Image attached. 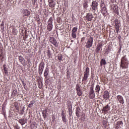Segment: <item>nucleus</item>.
<instances>
[{"label": "nucleus", "mask_w": 129, "mask_h": 129, "mask_svg": "<svg viewBox=\"0 0 129 129\" xmlns=\"http://www.w3.org/2000/svg\"><path fill=\"white\" fill-rule=\"evenodd\" d=\"M89 97L91 99H93V98L95 97V94H94V91L93 90V85H92L90 88V93L89 94Z\"/></svg>", "instance_id": "obj_1"}, {"label": "nucleus", "mask_w": 129, "mask_h": 129, "mask_svg": "<svg viewBox=\"0 0 129 129\" xmlns=\"http://www.w3.org/2000/svg\"><path fill=\"white\" fill-rule=\"evenodd\" d=\"M89 68H86L85 71L84 72V77L83 79V81H86L88 77L89 76Z\"/></svg>", "instance_id": "obj_2"}, {"label": "nucleus", "mask_w": 129, "mask_h": 129, "mask_svg": "<svg viewBox=\"0 0 129 129\" xmlns=\"http://www.w3.org/2000/svg\"><path fill=\"white\" fill-rule=\"evenodd\" d=\"M92 45H93V37H90L87 42L86 47L88 48H91V47H92Z\"/></svg>", "instance_id": "obj_3"}, {"label": "nucleus", "mask_w": 129, "mask_h": 129, "mask_svg": "<svg viewBox=\"0 0 129 129\" xmlns=\"http://www.w3.org/2000/svg\"><path fill=\"white\" fill-rule=\"evenodd\" d=\"M76 90L77 94L78 96H81L82 95V90H81V86L79 84H77L76 87Z\"/></svg>", "instance_id": "obj_4"}, {"label": "nucleus", "mask_w": 129, "mask_h": 129, "mask_svg": "<svg viewBox=\"0 0 129 129\" xmlns=\"http://www.w3.org/2000/svg\"><path fill=\"white\" fill-rule=\"evenodd\" d=\"M98 7V3L96 1H93L92 3L91 8L93 11H96Z\"/></svg>", "instance_id": "obj_5"}, {"label": "nucleus", "mask_w": 129, "mask_h": 129, "mask_svg": "<svg viewBox=\"0 0 129 129\" xmlns=\"http://www.w3.org/2000/svg\"><path fill=\"white\" fill-rule=\"evenodd\" d=\"M44 68V63L41 62L39 65V71H38V72L40 75H41V74H42L43 73Z\"/></svg>", "instance_id": "obj_6"}, {"label": "nucleus", "mask_w": 129, "mask_h": 129, "mask_svg": "<svg viewBox=\"0 0 129 129\" xmlns=\"http://www.w3.org/2000/svg\"><path fill=\"white\" fill-rule=\"evenodd\" d=\"M110 96V93L108 92V91L106 90L104 92L103 98L105 99V100H107V99H109V97Z\"/></svg>", "instance_id": "obj_7"}, {"label": "nucleus", "mask_w": 129, "mask_h": 129, "mask_svg": "<svg viewBox=\"0 0 129 129\" xmlns=\"http://www.w3.org/2000/svg\"><path fill=\"white\" fill-rule=\"evenodd\" d=\"M21 14H22V15H23V16H29L30 14V11H29L27 9H21Z\"/></svg>", "instance_id": "obj_8"}, {"label": "nucleus", "mask_w": 129, "mask_h": 129, "mask_svg": "<svg viewBox=\"0 0 129 129\" xmlns=\"http://www.w3.org/2000/svg\"><path fill=\"white\" fill-rule=\"evenodd\" d=\"M78 30V28L77 27H74L73 28V30H72V36L73 38H76V32H77V30Z\"/></svg>", "instance_id": "obj_9"}, {"label": "nucleus", "mask_w": 129, "mask_h": 129, "mask_svg": "<svg viewBox=\"0 0 129 129\" xmlns=\"http://www.w3.org/2000/svg\"><path fill=\"white\" fill-rule=\"evenodd\" d=\"M115 25V29L117 33L118 32V31H119V21H118V20L116 19L114 21Z\"/></svg>", "instance_id": "obj_10"}, {"label": "nucleus", "mask_w": 129, "mask_h": 129, "mask_svg": "<svg viewBox=\"0 0 129 129\" xmlns=\"http://www.w3.org/2000/svg\"><path fill=\"white\" fill-rule=\"evenodd\" d=\"M93 15H92L91 13H89L87 14L86 19L87 20V21H90L93 19Z\"/></svg>", "instance_id": "obj_11"}, {"label": "nucleus", "mask_w": 129, "mask_h": 129, "mask_svg": "<svg viewBox=\"0 0 129 129\" xmlns=\"http://www.w3.org/2000/svg\"><path fill=\"white\" fill-rule=\"evenodd\" d=\"M3 68H4L5 75H6V76H8L9 75V69L7 68V66L6 64H4L3 66Z\"/></svg>", "instance_id": "obj_12"}, {"label": "nucleus", "mask_w": 129, "mask_h": 129, "mask_svg": "<svg viewBox=\"0 0 129 129\" xmlns=\"http://www.w3.org/2000/svg\"><path fill=\"white\" fill-rule=\"evenodd\" d=\"M48 74H49V69L46 68L44 73V76L45 79H46V80H48Z\"/></svg>", "instance_id": "obj_13"}, {"label": "nucleus", "mask_w": 129, "mask_h": 129, "mask_svg": "<svg viewBox=\"0 0 129 129\" xmlns=\"http://www.w3.org/2000/svg\"><path fill=\"white\" fill-rule=\"evenodd\" d=\"M117 98L120 103H122V104H123V103H124V101H123V98L122 97V96L120 95H118L117 96Z\"/></svg>", "instance_id": "obj_14"}, {"label": "nucleus", "mask_w": 129, "mask_h": 129, "mask_svg": "<svg viewBox=\"0 0 129 129\" xmlns=\"http://www.w3.org/2000/svg\"><path fill=\"white\" fill-rule=\"evenodd\" d=\"M80 112H81V109L79 107H77L76 110V114L78 117H80Z\"/></svg>", "instance_id": "obj_15"}, {"label": "nucleus", "mask_w": 129, "mask_h": 129, "mask_svg": "<svg viewBox=\"0 0 129 129\" xmlns=\"http://www.w3.org/2000/svg\"><path fill=\"white\" fill-rule=\"evenodd\" d=\"M110 110V107L108 105V104L106 105L102 109V111H104V112H106Z\"/></svg>", "instance_id": "obj_16"}, {"label": "nucleus", "mask_w": 129, "mask_h": 129, "mask_svg": "<svg viewBox=\"0 0 129 129\" xmlns=\"http://www.w3.org/2000/svg\"><path fill=\"white\" fill-rule=\"evenodd\" d=\"M53 28V25H52V21H49L48 22V24L47 25V29L48 31H51L52 29Z\"/></svg>", "instance_id": "obj_17"}, {"label": "nucleus", "mask_w": 129, "mask_h": 129, "mask_svg": "<svg viewBox=\"0 0 129 129\" xmlns=\"http://www.w3.org/2000/svg\"><path fill=\"white\" fill-rule=\"evenodd\" d=\"M42 115H43L44 119H46V118L48 116V113L47 112V110H45L43 111Z\"/></svg>", "instance_id": "obj_18"}, {"label": "nucleus", "mask_w": 129, "mask_h": 129, "mask_svg": "<svg viewBox=\"0 0 129 129\" xmlns=\"http://www.w3.org/2000/svg\"><path fill=\"white\" fill-rule=\"evenodd\" d=\"M19 123H20L22 125H24L26 123L25 121V118H21L19 120Z\"/></svg>", "instance_id": "obj_19"}, {"label": "nucleus", "mask_w": 129, "mask_h": 129, "mask_svg": "<svg viewBox=\"0 0 129 129\" xmlns=\"http://www.w3.org/2000/svg\"><path fill=\"white\" fill-rule=\"evenodd\" d=\"M17 95H18V91H17V90H14L13 91L11 96L12 97L14 98L15 97V96H17Z\"/></svg>", "instance_id": "obj_20"}, {"label": "nucleus", "mask_w": 129, "mask_h": 129, "mask_svg": "<svg viewBox=\"0 0 129 129\" xmlns=\"http://www.w3.org/2000/svg\"><path fill=\"white\" fill-rule=\"evenodd\" d=\"M106 64V61H105V59H102L100 61V66L102 67Z\"/></svg>", "instance_id": "obj_21"}, {"label": "nucleus", "mask_w": 129, "mask_h": 129, "mask_svg": "<svg viewBox=\"0 0 129 129\" xmlns=\"http://www.w3.org/2000/svg\"><path fill=\"white\" fill-rule=\"evenodd\" d=\"M123 124V122H122V121H120L117 122L116 125H118L120 128H121Z\"/></svg>", "instance_id": "obj_22"}, {"label": "nucleus", "mask_w": 129, "mask_h": 129, "mask_svg": "<svg viewBox=\"0 0 129 129\" xmlns=\"http://www.w3.org/2000/svg\"><path fill=\"white\" fill-rule=\"evenodd\" d=\"M101 47H102V43H100L97 45V51L100 50V49H101Z\"/></svg>", "instance_id": "obj_23"}, {"label": "nucleus", "mask_w": 129, "mask_h": 129, "mask_svg": "<svg viewBox=\"0 0 129 129\" xmlns=\"http://www.w3.org/2000/svg\"><path fill=\"white\" fill-rule=\"evenodd\" d=\"M52 41V44L54 45L55 47H57V46H58V44H57V41H56V39H55V38H53Z\"/></svg>", "instance_id": "obj_24"}, {"label": "nucleus", "mask_w": 129, "mask_h": 129, "mask_svg": "<svg viewBox=\"0 0 129 129\" xmlns=\"http://www.w3.org/2000/svg\"><path fill=\"white\" fill-rule=\"evenodd\" d=\"M35 103V101H31L30 103V104L28 105V107L29 108H31V107H33V105H34V104Z\"/></svg>", "instance_id": "obj_25"}, {"label": "nucleus", "mask_w": 129, "mask_h": 129, "mask_svg": "<svg viewBox=\"0 0 129 129\" xmlns=\"http://www.w3.org/2000/svg\"><path fill=\"white\" fill-rule=\"evenodd\" d=\"M68 110L70 116H72V107H69Z\"/></svg>", "instance_id": "obj_26"}, {"label": "nucleus", "mask_w": 129, "mask_h": 129, "mask_svg": "<svg viewBox=\"0 0 129 129\" xmlns=\"http://www.w3.org/2000/svg\"><path fill=\"white\" fill-rule=\"evenodd\" d=\"M96 92H98V93H99V91H100V87L99 86V85H97L96 86Z\"/></svg>", "instance_id": "obj_27"}, {"label": "nucleus", "mask_w": 129, "mask_h": 129, "mask_svg": "<svg viewBox=\"0 0 129 129\" xmlns=\"http://www.w3.org/2000/svg\"><path fill=\"white\" fill-rule=\"evenodd\" d=\"M124 60H126L125 58V56H123L121 59V67H122V68H123V66H122V61H124Z\"/></svg>", "instance_id": "obj_28"}, {"label": "nucleus", "mask_w": 129, "mask_h": 129, "mask_svg": "<svg viewBox=\"0 0 129 129\" xmlns=\"http://www.w3.org/2000/svg\"><path fill=\"white\" fill-rule=\"evenodd\" d=\"M19 60L20 62H23L24 61V57L22 56H19Z\"/></svg>", "instance_id": "obj_29"}, {"label": "nucleus", "mask_w": 129, "mask_h": 129, "mask_svg": "<svg viewBox=\"0 0 129 129\" xmlns=\"http://www.w3.org/2000/svg\"><path fill=\"white\" fill-rule=\"evenodd\" d=\"M62 58H63V56L61 55H58L57 56V58L58 60H59V61H61Z\"/></svg>", "instance_id": "obj_30"}, {"label": "nucleus", "mask_w": 129, "mask_h": 129, "mask_svg": "<svg viewBox=\"0 0 129 129\" xmlns=\"http://www.w3.org/2000/svg\"><path fill=\"white\" fill-rule=\"evenodd\" d=\"M61 117L63 122H67V119H66V116Z\"/></svg>", "instance_id": "obj_31"}, {"label": "nucleus", "mask_w": 129, "mask_h": 129, "mask_svg": "<svg viewBox=\"0 0 129 129\" xmlns=\"http://www.w3.org/2000/svg\"><path fill=\"white\" fill-rule=\"evenodd\" d=\"M65 116V112L64 111V110H62L61 112V117H64Z\"/></svg>", "instance_id": "obj_32"}, {"label": "nucleus", "mask_w": 129, "mask_h": 129, "mask_svg": "<svg viewBox=\"0 0 129 129\" xmlns=\"http://www.w3.org/2000/svg\"><path fill=\"white\" fill-rule=\"evenodd\" d=\"M14 128L15 129H20V126H19V125H16L14 126Z\"/></svg>", "instance_id": "obj_33"}, {"label": "nucleus", "mask_w": 129, "mask_h": 129, "mask_svg": "<svg viewBox=\"0 0 129 129\" xmlns=\"http://www.w3.org/2000/svg\"><path fill=\"white\" fill-rule=\"evenodd\" d=\"M15 108L16 109H17V110H19V106L17 105H15Z\"/></svg>", "instance_id": "obj_34"}, {"label": "nucleus", "mask_w": 129, "mask_h": 129, "mask_svg": "<svg viewBox=\"0 0 129 129\" xmlns=\"http://www.w3.org/2000/svg\"><path fill=\"white\" fill-rule=\"evenodd\" d=\"M21 82H22V84L23 85V86H24V87H25V86H26V84L25 83V81H22Z\"/></svg>", "instance_id": "obj_35"}, {"label": "nucleus", "mask_w": 129, "mask_h": 129, "mask_svg": "<svg viewBox=\"0 0 129 129\" xmlns=\"http://www.w3.org/2000/svg\"><path fill=\"white\" fill-rule=\"evenodd\" d=\"M87 7H88V6H87V4H86V5H84V7L85 9H87Z\"/></svg>", "instance_id": "obj_36"}, {"label": "nucleus", "mask_w": 129, "mask_h": 129, "mask_svg": "<svg viewBox=\"0 0 129 129\" xmlns=\"http://www.w3.org/2000/svg\"><path fill=\"white\" fill-rule=\"evenodd\" d=\"M115 128H116V129H118V128H119V126L116 125V127H115Z\"/></svg>", "instance_id": "obj_37"}, {"label": "nucleus", "mask_w": 129, "mask_h": 129, "mask_svg": "<svg viewBox=\"0 0 129 129\" xmlns=\"http://www.w3.org/2000/svg\"><path fill=\"white\" fill-rule=\"evenodd\" d=\"M4 25H5V23L4 22H2V23L1 24V26L3 27V26H4Z\"/></svg>", "instance_id": "obj_38"}, {"label": "nucleus", "mask_w": 129, "mask_h": 129, "mask_svg": "<svg viewBox=\"0 0 129 129\" xmlns=\"http://www.w3.org/2000/svg\"><path fill=\"white\" fill-rule=\"evenodd\" d=\"M106 52H108H108H109V49L107 48V49H106Z\"/></svg>", "instance_id": "obj_39"}, {"label": "nucleus", "mask_w": 129, "mask_h": 129, "mask_svg": "<svg viewBox=\"0 0 129 129\" xmlns=\"http://www.w3.org/2000/svg\"><path fill=\"white\" fill-rule=\"evenodd\" d=\"M67 74L68 76L69 75V71H67Z\"/></svg>", "instance_id": "obj_40"}, {"label": "nucleus", "mask_w": 129, "mask_h": 129, "mask_svg": "<svg viewBox=\"0 0 129 129\" xmlns=\"http://www.w3.org/2000/svg\"><path fill=\"white\" fill-rule=\"evenodd\" d=\"M38 83H39V84H41H41H43L42 83V81H38Z\"/></svg>", "instance_id": "obj_41"}, {"label": "nucleus", "mask_w": 129, "mask_h": 129, "mask_svg": "<svg viewBox=\"0 0 129 129\" xmlns=\"http://www.w3.org/2000/svg\"><path fill=\"white\" fill-rule=\"evenodd\" d=\"M45 83H48V82H45Z\"/></svg>", "instance_id": "obj_42"}, {"label": "nucleus", "mask_w": 129, "mask_h": 129, "mask_svg": "<svg viewBox=\"0 0 129 129\" xmlns=\"http://www.w3.org/2000/svg\"><path fill=\"white\" fill-rule=\"evenodd\" d=\"M23 108L24 109V107H23Z\"/></svg>", "instance_id": "obj_43"}]
</instances>
